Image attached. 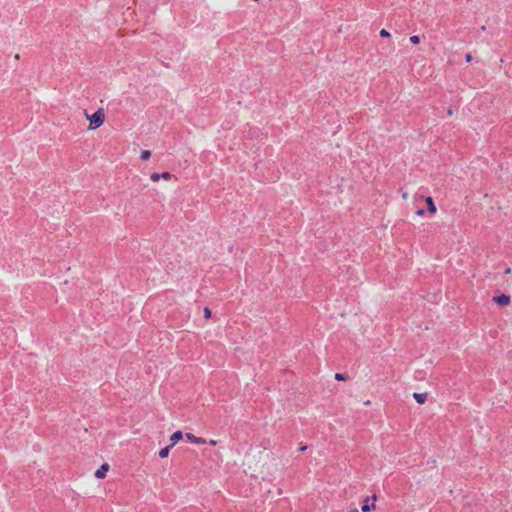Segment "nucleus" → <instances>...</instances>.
<instances>
[{
    "label": "nucleus",
    "instance_id": "obj_9",
    "mask_svg": "<svg viewBox=\"0 0 512 512\" xmlns=\"http://www.w3.org/2000/svg\"><path fill=\"white\" fill-rule=\"evenodd\" d=\"M171 448H172V446H171V445H168V446H166V447L162 448V449L159 451V457H160V458H166V457H168V455H169V451H170V449H171Z\"/></svg>",
    "mask_w": 512,
    "mask_h": 512
},
{
    "label": "nucleus",
    "instance_id": "obj_13",
    "mask_svg": "<svg viewBox=\"0 0 512 512\" xmlns=\"http://www.w3.org/2000/svg\"><path fill=\"white\" fill-rule=\"evenodd\" d=\"M151 181L157 182L160 180V174L159 173H152L150 176Z\"/></svg>",
    "mask_w": 512,
    "mask_h": 512
},
{
    "label": "nucleus",
    "instance_id": "obj_8",
    "mask_svg": "<svg viewBox=\"0 0 512 512\" xmlns=\"http://www.w3.org/2000/svg\"><path fill=\"white\" fill-rule=\"evenodd\" d=\"M426 203H427V209L429 212L431 213H435L436 212V206L433 202V199L431 197H427L426 198Z\"/></svg>",
    "mask_w": 512,
    "mask_h": 512
},
{
    "label": "nucleus",
    "instance_id": "obj_19",
    "mask_svg": "<svg viewBox=\"0 0 512 512\" xmlns=\"http://www.w3.org/2000/svg\"><path fill=\"white\" fill-rule=\"evenodd\" d=\"M209 444H210V445H212V446H214V445H216V444H217V441L212 439V440H210V441H209Z\"/></svg>",
    "mask_w": 512,
    "mask_h": 512
},
{
    "label": "nucleus",
    "instance_id": "obj_17",
    "mask_svg": "<svg viewBox=\"0 0 512 512\" xmlns=\"http://www.w3.org/2000/svg\"><path fill=\"white\" fill-rule=\"evenodd\" d=\"M465 60H466V62H471L472 61V55L471 54H466Z\"/></svg>",
    "mask_w": 512,
    "mask_h": 512
},
{
    "label": "nucleus",
    "instance_id": "obj_14",
    "mask_svg": "<svg viewBox=\"0 0 512 512\" xmlns=\"http://www.w3.org/2000/svg\"><path fill=\"white\" fill-rule=\"evenodd\" d=\"M335 379L338 380V381H344V380H346V377H345L344 374L336 373L335 374Z\"/></svg>",
    "mask_w": 512,
    "mask_h": 512
},
{
    "label": "nucleus",
    "instance_id": "obj_20",
    "mask_svg": "<svg viewBox=\"0 0 512 512\" xmlns=\"http://www.w3.org/2000/svg\"><path fill=\"white\" fill-rule=\"evenodd\" d=\"M504 273H505V274H510V273H511V268H510V267L506 268V269H505V271H504Z\"/></svg>",
    "mask_w": 512,
    "mask_h": 512
},
{
    "label": "nucleus",
    "instance_id": "obj_22",
    "mask_svg": "<svg viewBox=\"0 0 512 512\" xmlns=\"http://www.w3.org/2000/svg\"><path fill=\"white\" fill-rule=\"evenodd\" d=\"M447 114H448L449 116H451V115L453 114V110H452L451 108H449V109L447 110Z\"/></svg>",
    "mask_w": 512,
    "mask_h": 512
},
{
    "label": "nucleus",
    "instance_id": "obj_18",
    "mask_svg": "<svg viewBox=\"0 0 512 512\" xmlns=\"http://www.w3.org/2000/svg\"><path fill=\"white\" fill-rule=\"evenodd\" d=\"M306 449H307V446H306V445L300 446V448H299V450H300L301 452L306 451Z\"/></svg>",
    "mask_w": 512,
    "mask_h": 512
},
{
    "label": "nucleus",
    "instance_id": "obj_23",
    "mask_svg": "<svg viewBox=\"0 0 512 512\" xmlns=\"http://www.w3.org/2000/svg\"><path fill=\"white\" fill-rule=\"evenodd\" d=\"M423 213H424V211H423V210H419V211L417 212V214H418V215H423Z\"/></svg>",
    "mask_w": 512,
    "mask_h": 512
},
{
    "label": "nucleus",
    "instance_id": "obj_1",
    "mask_svg": "<svg viewBox=\"0 0 512 512\" xmlns=\"http://www.w3.org/2000/svg\"><path fill=\"white\" fill-rule=\"evenodd\" d=\"M85 114H86L87 119L90 121L89 127H88L89 130H95V129L99 128L105 121V113H104L103 109H98L92 115H88L87 113H85Z\"/></svg>",
    "mask_w": 512,
    "mask_h": 512
},
{
    "label": "nucleus",
    "instance_id": "obj_24",
    "mask_svg": "<svg viewBox=\"0 0 512 512\" xmlns=\"http://www.w3.org/2000/svg\"><path fill=\"white\" fill-rule=\"evenodd\" d=\"M369 404H370V401H369V400H367V401L365 402V405H369Z\"/></svg>",
    "mask_w": 512,
    "mask_h": 512
},
{
    "label": "nucleus",
    "instance_id": "obj_6",
    "mask_svg": "<svg viewBox=\"0 0 512 512\" xmlns=\"http://www.w3.org/2000/svg\"><path fill=\"white\" fill-rule=\"evenodd\" d=\"M183 437V433L178 430V431H175L171 437H170V441H171V446L173 447L180 439H182Z\"/></svg>",
    "mask_w": 512,
    "mask_h": 512
},
{
    "label": "nucleus",
    "instance_id": "obj_2",
    "mask_svg": "<svg viewBox=\"0 0 512 512\" xmlns=\"http://www.w3.org/2000/svg\"><path fill=\"white\" fill-rule=\"evenodd\" d=\"M377 497L376 495H373L371 498L366 497L363 501L361 510L362 512H370L372 509H375V501Z\"/></svg>",
    "mask_w": 512,
    "mask_h": 512
},
{
    "label": "nucleus",
    "instance_id": "obj_12",
    "mask_svg": "<svg viewBox=\"0 0 512 512\" xmlns=\"http://www.w3.org/2000/svg\"><path fill=\"white\" fill-rule=\"evenodd\" d=\"M410 42L416 45L420 42V37L418 35H413L410 37Z\"/></svg>",
    "mask_w": 512,
    "mask_h": 512
},
{
    "label": "nucleus",
    "instance_id": "obj_15",
    "mask_svg": "<svg viewBox=\"0 0 512 512\" xmlns=\"http://www.w3.org/2000/svg\"><path fill=\"white\" fill-rule=\"evenodd\" d=\"M211 314H212V313H211V310H210L208 307H205V308H204V317H205L206 319H208V318H210V317H211Z\"/></svg>",
    "mask_w": 512,
    "mask_h": 512
},
{
    "label": "nucleus",
    "instance_id": "obj_5",
    "mask_svg": "<svg viewBox=\"0 0 512 512\" xmlns=\"http://www.w3.org/2000/svg\"><path fill=\"white\" fill-rule=\"evenodd\" d=\"M185 437L191 441L192 443H195V444H205L206 443V440L204 438H201V437H197L195 436L194 434L192 433H186L185 434Z\"/></svg>",
    "mask_w": 512,
    "mask_h": 512
},
{
    "label": "nucleus",
    "instance_id": "obj_4",
    "mask_svg": "<svg viewBox=\"0 0 512 512\" xmlns=\"http://www.w3.org/2000/svg\"><path fill=\"white\" fill-rule=\"evenodd\" d=\"M109 470V465L104 463L99 469L95 472V477L98 479H103L106 476L107 471Z\"/></svg>",
    "mask_w": 512,
    "mask_h": 512
},
{
    "label": "nucleus",
    "instance_id": "obj_10",
    "mask_svg": "<svg viewBox=\"0 0 512 512\" xmlns=\"http://www.w3.org/2000/svg\"><path fill=\"white\" fill-rule=\"evenodd\" d=\"M151 157V152L149 150H143L140 155V159L143 161L148 160Z\"/></svg>",
    "mask_w": 512,
    "mask_h": 512
},
{
    "label": "nucleus",
    "instance_id": "obj_21",
    "mask_svg": "<svg viewBox=\"0 0 512 512\" xmlns=\"http://www.w3.org/2000/svg\"><path fill=\"white\" fill-rule=\"evenodd\" d=\"M348 512H359V510L357 508H351L348 510Z\"/></svg>",
    "mask_w": 512,
    "mask_h": 512
},
{
    "label": "nucleus",
    "instance_id": "obj_3",
    "mask_svg": "<svg viewBox=\"0 0 512 512\" xmlns=\"http://www.w3.org/2000/svg\"><path fill=\"white\" fill-rule=\"evenodd\" d=\"M492 301L500 306H507L510 303L511 298L508 295L501 294L493 297Z\"/></svg>",
    "mask_w": 512,
    "mask_h": 512
},
{
    "label": "nucleus",
    "instance_id": "obj_16",
    "mask_svg": "<svg viewBox=\"0 0 512 512\" xmlns=\"http://www.w3.org/2000/svg\"><path fill=\"white\" fill-rule=\"evenodd\" d=\"M380 36H381V37H389V36H390V33H389L387 30L382 29V30L380 31Z\"/></svg>",
    "mask_w": 512,
    "mask_h": 512
},
{
    "label": "nucleus",
    "instance_id": "obj_7",
    "mask_svg": "<svg viewBox=\"0 0 512 512\" xmlns=\"http://www.w3.org/2000/svg\"><path fill=\"white\" fill-rule=\"evenodd\" d=\"M413 397L417 401V403L424 404L426 402V400H427V393H417V392H415L413 394Z\"/></svg>",
    "mask_w": 512,
    "mask_h": 512
},
{
    "label": "nucleus",
    "instance_id": "obj_11",
    "mask_svg": "<svg viewBox=\"0 0 512 512\" xmlns=\"http://www.w3.org/2000/svg\"><path fill=\"white\" fill-rule=\"evenodd\" d=\"M164 179L166 181H169L172 178V175L170 172H163L160 174V179Z\"/></svg>",
    "mask_w": 512,
    "mask_h": 512
}]
</instances>
